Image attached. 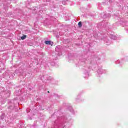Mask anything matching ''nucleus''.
<instances>
[{"label":"nucleus","instance_id":"nucleus-1","mask_svg":"<svg viewBox=\"0 0 128 128\" xmlns=\"http://www.w3.org/2000/svg\"><path fill=\"white\" fill-rule=\"evenodd\" d=\"M44 44H51V46H52V44H54V43L52 42V41L50 40L46 41L44 42Z\"/></svg>","mask_w":128,"mask_h":128},{"label":"nucleus","instance_id":"nucleus-3","mask_svg":"<svg viewBox=\"0 0 128 128\" xmlns=\"http://www.w3.org/2000/svg\"><path fill=\"white\" fill-rule=\"evenodd\" d=\"M78 26L79 28H82V22H78Z\"/></svg>","mask_w":128,"mask_h":128},{"label":"nucleus","instance_id":"nucleus-2","mask_svg":"<svg viewBox=\"0 0 128 128\" xmlns=\"http://www.w3.org/2000/svg\"><path fill=\"white\" fill-rule=\"evenodd\" d=\"M26 36L24 35V36L21 37V40H26Z\"/></svg>","mask_w":128,"mask_h":128},{"label":"nucleus","instance_id":"nucleus-4","mask_svg":"<svg viewBox=\"0 0 128 128\" xmlns=\"http://www.w3.org/2000/svg\"><path fill=\"white\" fill-rule=\"evenodd\" d=\"M48 92L49 94V92H50V91H48Z\"/></svg>","mask_w":128,"mask_h":128}]
</instances>
